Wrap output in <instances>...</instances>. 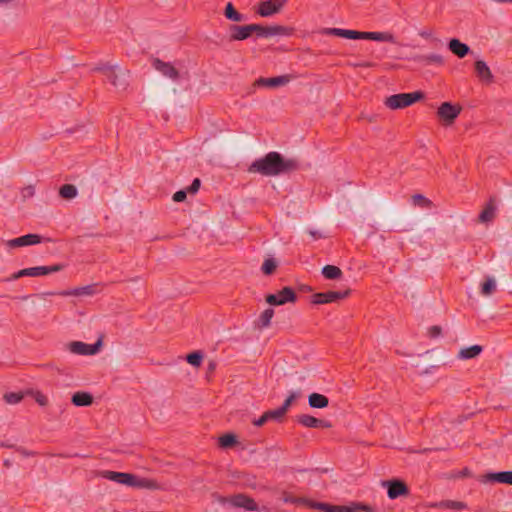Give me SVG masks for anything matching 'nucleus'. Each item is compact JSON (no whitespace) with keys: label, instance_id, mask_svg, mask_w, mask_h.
Masks as SVG:
<instances>
[{"label":"nucleus","instance_id":"obj_1","mask_svg":"<svg viewBox=\"0 0 512 512\" xmlns=\"http://www.w3.org/2000/svg\"><path fill=\"white\" fill-rule=\"evenodd\" d=\"M298 163L294 159H284L278 152H269L264 157L256 159L248 168L250 173L262 176H277L296 170Z\"/></svg>","mask_w":512,"mask_h":512},{"label":"nucleus","instance_id":"obj_2","mask_svg":"<svg viewBox=\"0 0 512 512\" xmlns=\"http://www.w3.org/2000/svg\"><path fill=\"white\" fill-rule=\"evenodd\" d=\"M324 35H333L346 39L353 40H373L378 42L395 43L396 39L390 32H361L356 30L342 29V28H324L321 31Z\"/></svg>","mask_w":512,"mask_h":512},{"label":"nucleus","instance_id":"obj_3","mask_svg":"<svg viewBox=\"0 0 512 512\" xmlns=\"http://www.w3.org/2000/svg\"><path fill=\"white\" fill-rule=\"evenodd\" d=\"M424 97L420 91L412 93H399L387 97L384 104L391 110L406 108Z\"/></svg>","mask_w":512,"mask_h":512},{"label":"nucleus","instance_id":"obj_4","mask_svg":"<svg viewBox=\"0 0 512 512\" xmlns=\"http://www.w3.org/2000/svg\"><path fill=\"white\" fill-rule=\"evenodd\" d=\"M462 111V107L451 102H443L437 110V117L445 126L452 125Z\"/></svg>","mask_w":512,"mask_h":512},{"label":"nucleus","instance_id":"obj_5","mask_svg":"<svg viewBox=\"0 0 512 512\" xmlns=\"http://www.w3.org/2000/svg\"><path fill=\"white\" fill-rule=\"evenodd\" d=\"M62 269H63V266L60 264H56V265H52V266L30 267V268H25V269L19 270L12 276V278L14 280H16V279H18L20 277H24V276L40 277V276H45L48 274L59 272Z\"/></svg>","mask_w":512,"mask_h":512},{"label":"nucleus","instance_id":"obj_6","mask_svg":"<svg viewBox=\"0 0 512 512\" xmlns=\"http://www.w3.org/2000/svg\"><path fill=\"white\" fill-rule=\"evenodd\" d=\"M296 301V294L290 287H284L282 290L274 294L266 296V302L270 305H284L286 303H293Z\"/></svg>","mask_w":512,"mask_h":512},{"label":"nucleus","instance_id":"obj_7","mask_svg":"<svg viewBox=\"0 0 512 512\" xmlns=\"http://www.w3.org/2000/svg\"><path fill=\"white\" fill-rule=\"evenodd\" d=\"M382 486L387 488V495L392 500L409 494L407 485L404 481L399 479L383 481Z\"/></svg>","mask_w":512,"mask_h":512},{"label":"nucleus","instance_id":"obj_8","mask_svg":"<svg viewBox=\"0 0 512 512\" xmlns=\"http://www.w3.org/2000/svg\"><path fill=\"white\" fill-rule=\"evenodd\" d=\"M101 345V340H98L94 344H86L81 341H73L68 344V349L71 353L77 355H94L99 351Z\"/></svg>","mask_w":512,"mask_h":512},{"label":"nucleus","instance_id":"obj_9","mask_svg":"<svg viewBox=\"0 0 512 512\" xmlns=\"http://www.w3.org/2000/svg\"><path fill=\"white\" fill-rule=\"evenodd\" d=\"M95 293V288L92 285L74 288L71 290L61 291L57 293L61 296H90ZM54 292H43L36 294L35 297L41 300H45L47 296L55 295Z\"/></svg>","mask_w":512,"mask_h":512},{"label":"nucleus","instance_id":"obj_10","mask_svg":"<svg viewBox=\"0 0 512 512\" xmlns=\"http://www.w3.org/2000/svg\"><path fill=\"white\" fill-rule=\"evenodd\" d=\"M222 503H229L234 507L243 508L248 511H259L261 510L257 503L250 497L238 494L229 499H223Z\"/></svg>","mask_w":512,"mask_h":512},{"label":"nucleus","instance_id":"obj_11","mask_svg":"<svg viewBox=\"0 0 512 512\" xmlns=\"http://www.w3.org/2000/svg\"><path fill=\"white\" fill-rule=\"evenodd\" d=\"M42 237L38 234H27L18 238L4 241V245L9 249L31 246L41 243Z\"/></svg>","mask_w":512,"mask_h":512},{"label":"nucleus","instance_id":"obj_12","mask_svg":"<svg viewBox=\"0 0 512 512\" xmlns=\"http://www.w3.org/2000/svg\"><path fill=\"white\" fill-rule=\"evenodd\" d=\"M95 70L101 71L106 78L117 88H125L126 80H125V72H122L121 75H118L115 67L109 65H102L96 67Z\"/></svg>","mask_w":512,"mask_h":512},{"label":"nucleus","instance_id":"obj_13","mask_svg":"<svg viewBox=\"0 0 512 512\" xmlns=\"http://www.w3.org/2000/svg\"><path fill=\"white\" fill-rule=\"evenodd\" d=\"M256 24H249L244 26L231 25L229 27V37L231 41H242L248 39L255 30Z\"/></svg>","mask_w":512,"mask_h":512},{"label":"nucleus","instance_id":"obj_14","mask_svg":"<svg viewBox=\"0 0 512 512\" xmlns=\"http://www.w3.org/2000/svg\"><path fill=\"white\" fill-rule=\"evenodd\" d=\"M349 295V290L346 291H328L322 293H316L312 296V302L314 304H327L336 302L344 299Z\"/></svg>","mask_w":512,"mask_h":512},{"label":"nucleus","instance_id":"obj_15","mask_svg":"<svg viewBox=\"0 0 512 512\" xmlns=\"http://www.w3.org/2000/svg\"><path fill=\"white\" fill-rule=\"evenodd\" d=\"M256 27L257 29L255 30V33L257 34V36L260 37H270L275 35L290 36L293 32L292 28L280 25L263 27L261 25L256 24Z\"/></svg>","mask_w":512,"mask_h":512},{"label":"nucleus","instance_id":"obj_16","mask_svg":"<svg viewBox=\"0 0 512 512\" xmlns=\"http://www.w3.org/2000/svg\"><path fill=\"white\" fill-rule=\"evenodd\" d=\"M285 3L286 0H266L260 3L257 12L262 17H269L278 13Z\"/></svg>","mask_w":512,"mask_h":512},{"label":"nucleus","instance_id":"obj_17","mask_svg":"<svg viewBox=\"0 0 512 512\" xmlns=\"http://www.w3.org/2000/svg\"><path fill=\"white\" fill-rule=\"evenodd\" d=\"M101 476L107 480L126 485L128 487H132L134 480V474L109 470L102 471Z\"/></svg>","mask_w":512,"mask_h":512},{"label":"nucleus","instance_id":"obj_18","mask_svg":"<svg viewBox=\"0 0 512 512\" xmlns=\"http://www.w3.org/2000/svg\"><path fill=\"white\" fill-rule=\"evenodd\" d=\"M292 79H293V77L288 74L271 77V78L261 77L255 81V86L277 88V87L287 85Z\"/></svg>","mask_w":512,"mask_h":512},{"label":"nucleus","instance_id":"obj_19","mask_svg":"<svg viewBox=\"0 0 512 512\" xmlns=\"http://www.w3.org/2000/svg\"><path fill=\"white\" fill-rule=\"evenodd\" d=\"M297 422L307 428H330L331 424L328 421L318 419L308 414H301L297 416Z\"/></svg>","mask_w":512,"mask_h":512},{"label":"nucleus","instance_id":"obj_20","mask_svg":"<svg viewBox=\"0 0 512 512\" xmlns=\"http://www.w3.org/2000/svg\"><path fill=\"white\" fill-rule=\"evenodd\" d=\"M153 67L163 76L168 77L172 80H177L179 77L177 69L169 62H164L160 59H154Z\"/></svg>","mask_w":512,"mask_h":512},{"label":"nucleus","instance_id":"obj_21","mask_svg":"<svg viewBox=\"0 0 512 512\" xmlns=\"http://www.w3.org/2000/svg\"><path fill=\"white\" fill-rule=\"evenodd\" d=\"M497 204L494 198H490L482 212L479 214V221L482 223L491 222L496 215Z\"/></svg>","mask_w":512,"mask_h":512},{"label":"nucleus","instance_id":"obj_22","mask_svg":"<svg viewBox=\"0 0 512 512\" xmlns=\"http://www.w3.org/2000/svg\"><path fill=\"white\" fill-rule=\"evenodd\" d=\"M376 512L374 508L369 505L352 502L349 505H336L335 512Z\"/></svg>","mask_w":512,"mask_h":512},{"label":"nucleus","instance_id":"obj_23","mask_svg":"<svg viewBox=\"0 0 512 512\" xmlns=\"http://www.w3.org/2000/svg\"><path fill=\"white\" fill-rule=\"evenodd\" d=\"M133 488L140 489H148V490H158L160 489V485L158 482L151 478L140 477L134 474V480L132 484Z\"/></svg>","mask_w":512,"mask_h":512},{"label":"nucleus","instance_id":"obj_24","mask_svg":"<svg viewBox=\"0 0 512 512\" xmlns=\"http://www.w3.org/2000/svg\"><path fill=\"white\" fill-rule=\"evenodd\" d=\"M475 71L480 80L486 83H491L493 81L492 72L483 60H477L475 62Z\"/></svg>","mask_w":512,"mask_h":512},{"label":"nucleus","instance_id":"obj_25","mask_svg":"<svg viewBox=\"0 0 512 512\" xmlns=\"http://www.w3.org/2000/svg\"><path fill=\"white\" fill-rule=\"evenodd\" d=\"M429 507L450 509V510H464L467 508V504L462 501L444 500V501H440V502L431 503V504H429Z\"/></svg>","mask_w":512,"mask_h":512},{"label":"nucleus","instance_id":"obj_26","mask_svg":"<svg viewBox=\"0 0 512 512\" xmlns=\"http://www.w3.org/2000/svg\"><path fill=\"white\" fill-rule=\"evenodd\" d=\"M274 316V310L272 308L265 309L254 322V327L258 330H263L271 325V320Z\"/></svg>","mask_w":512,"mask_h":512},{"label":"nucleus","instance_id":"obj_27","mask_svg":"<svg viewBox=\"0 0 512 512\" xmlns=\"http://www.w3.org/2000/svg\"><path fill=\"white\" fill-rule=\"evenodd\" d=\"M486 481L498 482L512 485V471L489 473L485 476Z\"/></svg>","mask_w":512,"mask_h":512},{"label":"nucleus","instance_id":"obj_28","mask_svg":"<svg viewBox=\"0 0 512 512\" xmlns=\"http://www.w3.org/2000/svg\"><path fill=\"white\" fill-rule=\"evenodd\" d=\"M448 47L453 54L460 58L465 57L469 52V46L458 39H451Z\"/></svg>","mask_w":512,"mask_h":512},{"label":"nucleus","instance_id":"obj_29","mask_svg":"<svg viewBox=\"0 0 512 512\" xmlns=\"http://www.w3.org/2000/svg\"><path fill=\"white\" fill-rule=\"evenodd\" d=\"M308 404L311 408L323 409L329 404L328 398L319 393H312L308 397Z\"/></svg>","mask_w":512,"mask_h":512},{"label":"nucleus","instance_id":"obj_30","mask_svg":"<svg viewBox=\"0 0 512 512\" xmlns=\"http://www.w3.org/2000/svg\"><path fill=\"white\" fill-rule=\"evenodd\" d=\"M72 403L78 407L90 406L93 403V397L88 392H76L72 396Z\"/></svg>","mask_w":512,"mask_h":512},{"label":"nucleus","instance_id":"obj_31","mask_svg":"<svg viewBox=\"0 0 512 512\" xmlns=\"http://www.w3.org/2000/svg\"><path fill=\"white\" fill-rule=\"evenodd\" d=\"M483 348L480 345H472L470 347L462 348L458 353V358L468 360L479 356Z\"/></svg>","mask_w":512,"mask_h":512},{"label":"nucleus","instance_id":"obj_32","mask_svg":"<svg viewBox=\"0 0 512 512\" xmlns=\"http://www.w3.org/2000/svg\"><path fill=\"white\" fill-rule=\"evenodd\" d=\"M224 15L233 22H242L245 20V16L236 11L232 3L226 5Z\"/></svg>","mask_w":512,"mask_h":512},{"label":"nucleus","instance_id":"obj_33","mask_svg":"<svg viewBox=\"0 0 512 512\" xmlns=\"http://www.w3.org/2000/svg\"><path fill=\"white\" fill-rule=\"evenodd\" d=\"M322 275L329 280L339 279L342 276V271L339 267L334 265H326L322 268Z\"/></svg>","mask_w":512,"mask_h":512},{"label":"nucleus","instance_id":"obj_34","mask_svg":"<svg viewBox=\"0 0 512 512\" xmlns=\"http://www.w3.org/2000/svg\"><path fill=\"white\" fill-rule=\"evenodd\" d=\"M59 194L64 199H73L77 196V188L72 184H64L60 187Z\"/></svg>","mask_w":512,"mask_h":512},{"label":"nucleus","instance_id":"obj_35","mask_svg":"<svg viewBox=\"0 0 512 512\" xmlns=\"http://www.w3.org/2000/svg\"><path fill=\"white\" fill-rule=\"evenodd\" d=\"M496 290V282L493 278L489 277L481 286V294L484 296L491 295Z\"/></svg>","mask_w":512,"mask_h":512},{"label":"nucleus","instance_id":"obj_36","mask_svg":"<svg viewBox=\"0 0 512 512\" xmlns=\"http://www.w3.org/2000/svg\"><path fill=\"white\" fill-rule=\"evenodd\" d=\"M286 413L287 412L282 407H279L274 410L266 411V416H268L269 421L270 420L281 421Z\"/></svg>","mask_w":512,"mask_h":512},{"label":"nucleus","instance_id":"obj_37","mask_svg":"<svg viewBox=\"0 0 512 512\" xmlns=\"http://www.w3.org/2000/svg\"><path fill=\"white\" fill-rule=\"evenodd\" d=\"M418 60L424 61L426 64L435 63L442 65L444 63L443 57L439 54H430L427 56H419Z\"/></svg>","mask_w":512,"mask_h":512},{"label":"nucleus","instance_id":"obj_38","mask_svg":"<svg viewBox=\"0 0 512 512\" xmlns=\"http://www.w3.org/2000/svg\"><path fill=\"white\" fill-rule=\"evenodd\" d=\"M186 360L194 367H199L203 360V354L199 351L192 352L187 355Z\"/></svg>","mask_w":512,"mask_h":512},{"label":"nucleus","instance_id":"obj_39","mask_svg":"<svg viewBox=\"0 0 512 512\" xmlns=\"http://www.w3.org/2000/svg\"><path fill=\"white\" fill-rule=\"evenodd\" d=\"M237 442L236 436L233 434H225L219 438V445L222 448L233 446Z\"/></svg>","mask_w":512,"mask_h":512},{"label":"nucleus","instance_id":"obj_40","mask_svg":"<svg viewBox=\"0 0 512 512\" xmlns=\"http://www.w3.org/2000/svg\"><path fill=\"white\" fill-rule=\"evenodd\" d=\"M412 201L414 205H419L421 207H430L432 202L421 194H415L412 197Z\"/></svg>","mask_w":512,"mask_h":512},{"label":"nucleus","instance_id":"obj_41","mask_svg":"<svg viewBox=\"0 0 512 512\" xmlns=\"http://www.w3.org/2000/svg\"><path fill=\"white\" fill-rule=\"evenodd\" d=\"M276 266L274 259H266L262 265V271L264 274L270 275L274 272Z\"/></svg>","mask_w":512,"mask_h":512},{"label":"nucleus","instance_id":"obj_42","mask_svg":"<svg viewBox=\"0 0 512 512\" xmlns=\"http://www.w3.org/2000/svg\"><path fill=\"white\" fill-rule=\"evenodd\" d=\"M23 398L21 393H7L4 395V399L8 404H17Z\"/></svg>","mask_w":512,"mask_h":512},{"label":"nucleus","instance_id":"obj_43","mask_svg":"<svg viewBox=\"0 0 512 512\" xmlns=\"http://www.w3.org/2000/svg\"><path fill=\"white\" fill-rule=\"evenodd\" d=\"M297 396V393L291 392L281 407L287 412L290 406L292 405L293 401L297 398Z\"/></svg>","mask_w":512,"mask_h":512},{"label":"nucleus","instance_id":"obj_44","mask_svg":"<svg viewBox=\"0 0 512 512\" xmlns=\"http://www.w3.org/2000/svg\"><path fill=\"white\" fill-rule=\"evenodd\" d=\"M34 399L40 406H46L48 404L47 396L41 392H36L34 394Z\"/></svg>","mask_w":512,"mask_h":512},{"label":"nucleus","instance_id":"obj_45","mask_svg":"<svg viewBox=\"0 0 512 512\" xmlns=\"http://www.w3.org/2000/svg\"><path fill=\"white\" fill-rule=\"evenodd\" d=\"M442 329L440 326H431L428 329V336L430 338H437L441 335Z\"/></svg>","mask_w":512,"mask_h":512},{"label":"nucleus","instance_id":"obj_46","mask_svg":"<svg viewBox=\"0 0 512 512\" xmlns=\"http://www.w3.org/2000/svg\"><path fill=\"white\" fill-rule=\"evenodd\" d=\"M186 196H187L186 191L180 190V191H177L176 193H174L173 200L175 202H182L186 199Z\"/></svg>","mask_w":512,"mask_h":512},{"label":"nucleus","instance_id":"obj_47","mask_svg":"<svg viewBox=\"0 0 512 512\" xmlns=\"http://www.w3.org/2000/svg\"><path fill=\"white\" fill-rule=\"evenodd\" d=\"M200 188V180L198 178L194 179L192 184L188 187V191L191 193H196Z\"/></svg>","mask_w":512,"mask_h":512},{"label":"nucleus","instance_id":"obj_48","mask_svg":"<svg viewBox=\"0 0 512 512\" xmlns=\"http://www.w3.org/2000/svg\"><path fill=\"white\" fill-rule=\"evenodd\" d=\"M309 234L314 240H318L324 237V234L320 230L316 229L309 230Z\"/></svg>","mask_w":512,"mask_h":512},{"label":"nucleus","instance_id":"obj_49","mask_svg":"<svg viewBox=\"0 0 512 512\" xmlns=\"http://www.w3.org/2000/svg\"><path fill=\"white\" fill-rule=\"evenodd\" d=\"M319 506H320V510L323 512H335L336 505H331V504L322 502V505H319Z\"/></svg>","mask_w":512,"mask_h":512},{"label":"nucleus","instance_id":"obj_50","mask_svg":"<svg viewBox=\"0 0 512 512\" xmlns=\"http://www.w3.org/2000/svg\"><path fill=\"white\" fill-rule=\"evenodd\" d=\"M269 419H268V416H266V412L257 420H255L253 423L255 426H262L263 424H265L266 422H268Z\"/></svg>","mask_w":512,"mask_h":512},{"label":"nucleus","instance_id":"obj_51","mask_svg":"<svg viewBox=\"0 0 512 512\" xmlns=\"http://www.w3.org/2000/svg\"><path fill=\"white\" fill-rule=\"evenodd\" d=\"M304 503L307 506H309L310 508L318 509V510H320V506L319 505H322V502H314V501H310V500H305Z\"/></svg>","mask_w":512,"mask_h":512},{"label":"nucleus","instance_id":"obj_52","mask_svg":"<svg viewBox=\"0 0 512 512\" xmlns=\"http://www.w3.org/2000/svg\"><path fill=\"white\" fill-rule=\"evenodd\" d=\"M13 0H0V5H8L12 2Z\"/></svg>","mask_w":512,"mask_h":512},{"label":"nucleus","instance_id":"obj_53","mask_svg":"<svg viewBox=\"0 0 512 512\" xmlns=\"http://www.w3.org/2000/svg\"><path fill=\"white\" fill-rule=\"evenodd\" d=\"M25 191H27L28 195H32L33 194V188L32 187L26 188Z\"/></svg>","mask_w":512,"mask_h":512},{"label":"nucleus","instance_id":"obj_54","mask_svg":"<svg viewBox=\"0 0 512 512\" xmlns=\"http://www.w3.org/2000/svg\"><path fill=\"white\" fill-rule=\"evenodd\" d=\"M18 451H20V452H21L23 455H25V456L30 455V453H28V452L24 451L23 449H18Z\"/></svg>","mask_w":512,"mask_h":512},{"label":"nucleus","instance_id":"obj_55","mask_svg":"<svg viewBox=\"0 0 512 512\" xmlns=\"http://www.w3.org/2000/svg\"><path fill=\"white\" fill-rule=\"evenodd\" d=\"M0 446L2 447H11V445L7 444V443H3L0 441Z\"/></svg>","mask_w":512,"mask_h":512},{"label":"nucleus","instance_id":"obj_56","mask_svg":"<svg viewBox=\"0 0 512 512\" xmlns=\"http://www.w3.org/2000/svg\"><path fill=\"white\" fill-rule=\"evenodd\" d=\"M359 66H361V67H369L370 64H368V63H366V64H359Z\"/></svg>","mask_w":512,"mask_h":512}]
</instances>
